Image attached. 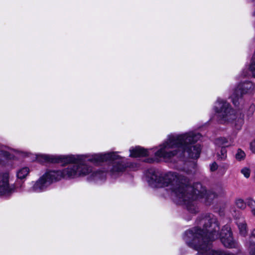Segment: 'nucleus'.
Returning <instances> with one entry per match:
<instances>
[{
  "label": "nucleus",
  "instance_id": "1",
  "mask_svg": "<svg viewBox=\"0 0 255 255\" xmlns=\"http://www.w3.org/2000/svg\"><path fill=\"white\" fill-rule=\"evenodd\" d=\"M196 222L198 227L187 231L184 240L189 247L198 251L199 255H235L223 251L211 249L212 242L218 238L227 248L237 247L238 244L232 237L229 226H224L219 234L218 223L212 214L202 216Z\"/></svg>",
  "mask_w": 255,
  "mask_h": 255
},
{
  "label": "nucleus",
  "instance_id": "2",
  "mask_svg": "<svg viewBox=\"0 0 255 255\" xmlns=\"http://www.w3.org/2000/svg\"><path fill=\"white\" fill-rule=\"evenodd\" d=\"M196 222L198 227L187 231L184 240L189 247L198 251L199 255H235L223 251L211 249L212 242L218 238L227 248L237 247L238 244L232 237L229 226H224L219 234L218 223L212 214L202 216Z\"/></svg>",
  "mask_w": 255,
  "mask_h": 255
},
{
  "label": "nucleus",
  "instance_id": "3",
  "mask_svg": "<svg viewBox=\"0 0 255 255\" xmlns=\"http://www.w3.org/2000/svg\"><path fill=\"white\" fill-rule=\"evenodd\" d=\"M150 182L157 187H167L175 196L177 203L185 205L192 213L198 211L197 200L205 198L206 202L215 198L214 193L207 192L201 183L189 186V180L182 174L169 172L164 175L154 172L150 177Z\"/></svg>",
  "mask_w": 255,
  "mask_h": 255
},
{
  "label": "nucleus",
  "instance_id": "4",
  "mask_svg": "<svg viewBox=\"0 0 255 255\" xmlns=\"http://www.w3.org/2000/svg\"><path fill=\"white\" fill-rule=\"evenodd\" d=\"M201 137L199 133L189 132L169 137L167 141L155 152V155L164 159H169L181 151L184 156L197 159L200 154L201 147L199 144L192 145Z\"/></svg>",
  "mask_w": 255,
  "mask_h": 255
},
{
  "label": "nucleus",
  "instance_id": "5",
  "mask_svg": "<svg viewBox=\"0 0 255 255\" xmlns=\"http://www.w3.org/2000/svg\"><path fill=\"white\" fill-rule=\"evenodd\" d=\"M86 156L83 155H54L41 154L39 156L38 159L41 161L51 163H69L73 162L75 164L70 165L63 170L54 171L58 174L57 181L62 178H74L81 176H85L91 172L90 167L85 164Z\"/></svg>",
  "mask_w": 255,
  "mask_h": 255
},
{
  "label": "nucleus",
  "instance_id": "6",
  "mask_svg": "<svg viewBox=\"0 0 255 255\" xmlns=\"http://www.w3.org/2000/svg\"><path fill=\"white\" fill-rule=\"evenodd\" d=\"M215 111L219 118L225 121H229L234 119L235 115L229 104L226 101L218 100L215 106Z\"/></svg>",
  "mask_w": 255,
  "mask_h": 255
},
{
  "label": "nucleus",
  "instance_id": "7",
  "mask_svg": "<svg viewBox=\"0 0 255 255\" xmlns=\"http://www.w3.org/2000/svg\"><path fill=\"white\" fill-rule=\"evenodd\" d=\"M54 171H49L46 172L34 184L33 189L35 192H40L44 190L48 185L54 181H57V177Z\"/></svg>",
  "mask_w": 255,
  "mask_h": 255
},
{
  "label": "nucleus",
  "instance_id": "8",
  "mask_svg": "<svg viewBox=\"0 0 255 255\" xmlns=\"http://www.w3.org/2000/svg\"><path fill=\"white\" fill-rule=\"evenodd\" d=\"M254 89V86L250 82H246L240 83L234 90L231 96L233 104L237 106L238 104V99L245 94L250 92Z\"/></svg>",
  "mask_w": 255,
  "mask_h": 255
},
{
  "label": "nucleus",
  "instance_id": "9",
  "mask_svg": "<svg viewBox=\"0 0 255 255\" xmlns=\"http://www.w3.org/2000/svg\"><path fill=\"white\" fill-rule=\"evenodd\" d=\"M9 175L4 173L0 177V194L1 195H9L14 190L12 185L9 184Z\"/></svg>",
  "mask_w": 255,
  "mask_h": 255
},
{
  "label": "nucleus",
  "instance_id": "10",
  "mask_svg": "<svg viewBox=\"0 0 255 255\" xmlns=\"http://www.w3.org/2000/svg\"><path fill=\"white\" fill-rule=\"evenodd\" d=\"M235 205L237 208L241 210H245L248 205L251 209L252 214L255 216V200L252 198H247L246 201L241 198L237 199L235 201Z\"/></svg>",
  "mask_w": 255,
  "mask_h": 255
},
{
  "label": "nucleus",
  "instance_id": "11",
  "mask_svg": "<svg viewBox=\"0 0 255 255\" xmlns=\"http://www.w3.org/2000/svg\"><path fill=\"white\" fill-rule=\"evenodd\" d=\"M116 153L110 152L104 154H96L92 156L91 158H89L87 160L93 162L94 163H97L98 162L107 161V160H115L119 158Z\"/></svg>",
  "mask_w": 255,
  "mask_h": 255
},
{
  "label": "nucleus",
  "instance_id": "12",
  "mask_svg": "<svg viewBox=\"0 0 255 255\" xmlns=\"http://www.w3.org/2000/svg\"><path fill=\"white\" fill-rule=\"evenodd\" d=\"M245 246L248 249L250 255H255V228L251 230Z\"/></svg>",
  "mask_w": 255,
  "mask_h": 255
},
{
  "label": "nucleus",
  "instance_id": "13",
  "mask_svg": "<svg viewBox=\"0 0 255 255\" xmlns=\"http://www.w3.org/2000/svg\"><path fill=\"white\" fill-rule=\"evenodd\" d=\"M236 224L238 226L239 233L241 235L245 237L248 233L247 224L244 218L238 219L236 221Z\"/></svg>",
  "mask_w": 255,
  "mask_h": 255
},
{
  "label": "nucleus",
  "instance_id": "14",
  "mask_svg": "<svg viewBox=\"0 0 255 255\" xmlns=\"http://www.w3.org/2000/svg\"><path fill=\"white\" fill-rule=\"evenodd\" d=\"M130 156L134 157L144 156L148 155V151L140 147H136L135 148L130 149Z\"/></svg>",
  "mask_w": 255,
  "mask_h": 255
},
{
  "label": "nucleus",
  "instance_id": "15",
  "mask_svg": "<svg viewBox=\"0 0 255 255\" xmlns=\"http://www.w3.org/2000/svg\"><path fill=\"white\" fill-rule=\"evenodd\" d=\"M215 144L219 147L225 148L232 145V142H229L228 140L225 137H219L215 141Z\"/></svg>",
  "mask_w": 255,
  "mask_h": 255
},
{
  "label": "nucleus",
  "instance_id": "16",
  "mask_svg": "<svg viewBox=\"0 0 255 255\" xmlns=\"http://www.w3.org/2000/svg\"><path fill=\"white\" fill-rule=\"evenodd\" d=\"M29 173V169L27 167H24L20 168L17 171V176L19 179L25 178Z\"/></svg>",
  "mask_w": 255,
  "mask_h": 255
},
{
  "label": "nucleus",
  "instance_id": "17",
  "mask_svg": "<svg viewBox=\"0 0 255 255\" xmlns=\"http://www.w3.org/2000/svg\"><path fill=\"white\" fill-rule=\"evenodd\" d=\"M125 168V166L124 164L118 162L116 163L112 169H111V171L113 173L116 172H120L124 171Z\"/></svg>",
  "mask_w": 255,
  "mask_h": 255
},
{
  "label": "nucleus",
  "instance_id": "18",
  "mask_svg": "<svg viewBox=\"0 0 255 255\" xmlns=\"http://www.w3.org/2000/svg\"><path fill=\"white\" fill-rule=\"evenodd\" d=\"M236 158L238 161L244 160L246 157V153L241 149L239 148L235 155Z\"/></svg>",
  "mask_w": 255,
  "mask_h": 255
},
{
  "label": "nucleus",
  "instance_id": "19",
  "mask_svg": "<svg viewBox=\"0 0 255 255\" xmlns=\"http://www.w3.org/2000/svg\"><path fill=\"white\" fill-rule=\"evenodd\" d=\"M92 176L94 179H102L105 176V173L103 171H99L94 172Z\"/></svg>",
  "mask_w": 255,
  "mask_h": 255
},
{
  "label": "nucleus",
  "instance_id": "20",
  "mask_svg": "<svg viewBox=\"0 0 255 255\" xmlns=\"http://www.w3.org/2000/svg\"><path fill=\"white\" fill-rule=\"evenodd\" d=\"M3 158H10V154L8 152L0 149V163Z\"/></svg>",
  "mask_w": 255,
  "mask_h": 255
},
{
  "label": "nucleus",
  "instance_id": "21",
  "mask_svg": "<svg viewBox=\"0 0 255 255\" xmlns=\"http://www.w3.org/2000/svg\"><path fill=\"white\" fill-rule=\"evenodd\" d=\"M241 173L246 178H249L251 174V170L248 167H244L241 169Z\"/></svg>",
  "mask_w": 255,
  "mask_h": 255
},
{
  "label": "nucleus",
  "instance_id": "22",
  "mask_svg": "<svg viewBox=\"0 0 255 255\" xmlns=\"http://www.w3.org/2000/svg\"><path fill=\"white\" fill-rule=\"evenodd\" d=\"M244 124V120L242 118H240L238 119L237 123H235V126L236 128L238 129H240L242 125Z\"/></svg>",
  "mask_w": 255,
  "mask_h": 255
},
{
  "label": "nucleus",
  "instance_id": "23",
  "mask_svg": "<svg viewBox=\"0 0 255 255\" xmlns=\"http://www.w3.org/2000/svg\"><path fill=\"white\" fill-rule=\"evenodd\" d=\"M220 157L222 159H225L227 157V150L225 148L222 147L221 150V154H219Z\"/></svg>",
  "mask_w": 255,
  "mask_h": 255
},
{
  "label": "nucleus",
  "instance_id": "24",
  "mask_svg": "<svg viewBox=\"0 0 255 255\" xmlns=\"http://www.w3.org/2000/svg\"><path fill=\"white\" fill-rule=\"evenodd\" d=\"M250 69L252 71L253 76L255 77V58L253 59Z\"/></svg>",
  "mask_w": 255,
  "mask_h": 255
},
{
  "label": "nucleus",
  "instance_id": "25",
  "mask_svg": "<svg viewBox=\"0 0 255 255\" xmlns=\"http://www.w3.org/2000/svg\"><path fill=\"white\" fill-rule=\"evenodd\" d=\"M218 168V165L216 162H213L210 165V170L212 171L216 170Z\"/></svg>",
  "mask_w": 255,
  "mask_h": 255
},
{
  "label": "nucleus",
  "instance_id": "26",
  "mask_svg": "<svg viewBox=\"0 0 255 255\" xmlns=\"http://www.w3.org/2000/svg\"><path fill=\"white\" fill-rule=\"evenodd\" d=\"M250 149L253 153H255V140L250 143Z\"/></svg>",
  "mask_w": 255,
  "mask_h": 255
},
{
  "label": "nucleus",
  "instance_id": "27",
  "mask_svg": "<svg viewBox=\"0 0 255 255\" xmlns=\"http://www.w3.org/2000/svg\"><path fill=\"white\" fill-rule=\"evenodd\" d=\"M250 109L251 110L252 112H254L255 109V107L254 105L251 106L250 107Z\"/></svg>",
  "mask_w": 255,
  "mask_h": 255
}]
</instances>
